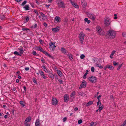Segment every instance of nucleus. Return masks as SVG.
<instances>
[{
  "label": "nucleus",
  "instance_id": "nucleus-1",
  "mask_svg": "<svg viewBox=\"0 0 126 126\" xmlns=\"http://www.w3.org/2000/svg\"><path fill=\"white\" fill-rule=\"evenodd\" d=\"M116 34L115 31L112 30H110L107 32L106 37L109 39H112L115 37Z\"/></svg>",
  "mask_w": 126,
  "mask_h": 126
},
{
  "label": "nucleus",
  "instance_id": "nucleus-2",
  "mask_svg": "<svg viewBox=\"0 0 126 126\" xmlns=\"http://www.w3.org/2000/svg\"><path fill=\"white\" fill-rule=\"evenodd\" d=\"M58 7L59 8H64L65 6L64 2L62 0H57L56 1Z\"/></svg>",
  "mask_w": 126,
  "mask_h": 126
},
{
  "label": "nucleus",
  "instance_id": "nucleus-3",
  "mask_svg": "<svg viewBox=\"0 0 126 126\" xmlns=\"http://www.w3.org/2000/svg\"><path fill=\"white\" fill-rule=\"evenodd\" d=\"M84 36L85 34L83 32H81L79 33V38L80 42L82 44H83Z\"/></svg>",
  "mask_w": 126,
  "mask_h": 126
},
{
  "label": "nucleus",
  "instance_id": "nucleus-4",
  "mask_svg": "<svg viewBox=\"0 0 126 126\" xmlns=\"http://www.w3.org/2000/svg\"><path fill=\"white\" fill-rule=\"evenodd\" d=\"M96 30L98 33L100 35H103L104 34V33L102 31V29L100 27L98 26L96 27Z\"/></svg>",
  "mask_w": 126,
  "mask_h": 126
},
{
  "label": "nucleus",
  "instance_id": "nucleus-5",
  "mask_svg": "<svg viewBox=\"0 0 126 126\" xmlns=\"http://www.w3.org/2000/svg\"><path fill=\"white\" fill-rule=\"evenodd\" d=\"M110 22L109 18L106 17L105 18L104 24L106 27H108L110 25Z\"/></svg>",
  "mask_w": 126,
  "mask_h": 126
},
{
  "label": "nucleus",
  "instance_id": "nucleus-6",
  "mask_svg": "<svg viewBox=\"0 0 126 126\" xmlns=\"http://www.w3.org/2000/svg\"><path fill=\"white\" fill-rule=\"evenodd\" d=\"M87 15L88 17L93 21H94L96 18V16L92 13H88Z\"/></svg>",
  "mask_w": 126,
  "mask_h": 126
},
{
  "label": "nucleus",
  "instance_id": "nucleus-7",
  "mask_svg": "<svg viewBox=\"0 0 126 126\" xmlns=\"http://www.w3.org/2000/svg\"><path fill=\"white\" fill-rule=\"evenodd\" d=\"M89 81L92 83L95 82L97 80L96 78L93 76H92L89 78Z\"/></svg>",
  "mask_w": 126,
  "mask_h": 126
},
{
  "label": "nucleus",
  "instance_id": "nucleus-8",
  "mask_svg": "<svg viewBox=\"0 0 126 126\" xmlns=\"http://www.w3.org/2000/svg\"><path fill=\"white\" fill-rule=\"evenodd\" d=\"M81 2L82 7L85 8L87 6V3L85 0H81Z\"/></svg>",
  "mask_w": 126,
  "mask_h": 126
},
{
  "label": "nucleus",
  "instance_id": "nucleus-9",
  "mask_svg": "<svg viewBox=\"0 0 126 126\" xmlns=\"http://www.w3.org/2000/svg\"><path fill=\"white\" fill-rule=\"evenodd\" d=\"M57 103L58 101L57 99L55 98H52V104L54 105H55L57 104Z\"/></svg>",
  "mask_w": 126,
  "mask_h": 126
},
{
  "label": "nucleus",
  "instance_id": "nucleus-10",
  "mask_svg": "<svg viewBox=\"0 0 126 126\" xmlns=\"http://www.w3.org/2000/svg\"><path fill=\"white\" fill-rule=\"evenodd\" d=\"M49 45V48L51 50H53L55 49L56 46L53 43L51 42V43Z\"/></svg>",
  "mask_w": 126,
  "mask_h": 126
},
{
  "label": "nucleus",
  "instance_id": "nucleus-11",
  "mask_svg": "<svg viewBox=\"0 0 126 126\" xmlns=\"http://www.w3.org/2000/svg\"><path fill=\"white\" fill-rule=\"evenodd\" d=\"M39 74L41 75V76L44 79H46L47 77L45 76L44 73L43 71L41 70H39Z\"/></svg>",
  "mask_w": 126,
  "mask_h": 126
},
{
  "label": "nucleus",
  "instance_id": "nucleus-12",
  "mask_svg": "<svg viewBox=\"0 0 126 126\" xmlns=\"http://www.w3.org/2000/svg\"><path fill=\"white\" fill-rule=\"evenodd\" d=\"M60 29V27L57 26L56 28H52V31L56 32L59 31Z\"/></svg>",
  "mask_w": 126,
  "mask_h": 126
},
{
  "label": "nucleus",
  "instance_id": "nucleus-13",
  "mask_svg": "<svg viewBox=\"0 0 126 126\" xmlns=\"http://www.w3.org/2000/svg\"><path fill=\"white\" fill-rule=\"evenodd\" d=\"M86 85V83L85 81H83L82 82L81 84L80 85L79 88L81 89L82 88L85 87Z\"/></svg>",
  "mask_w": 126,
  "mask_h": 126
},
{
  "label": "nucleus",
  "instance_id": "nucleus-14",
  "mask_svg": "<svg viewBox=\"0 0 126 126\" xmlns=\"http://www.w3.org/2000/svg\"><path fill=\"white\" fill-rule=\"evenodd\" d=\"M98 107H99L98 110H99V111L100 112L103 108V105L101 104V103H99V106Z\"/></svg>",
  "mask_w": 126,
  "mask_h": 126
},
{
  "label": "nucleus",
  "instance_id": "nucleus-15",
  "mask_svg": "<svg viewBox=\"0 0 126 126\" xmlns=\"http://www.w3.org/2000/svg\"><path fill=\"white\" fill-rule=\"evenodd\" d=\"M41 123H40V121L39 119L36 120L35 123V126H38L40 125Z\"/></svg>",
  "mask_w": 126,
  "mask_h": 126
},
{
  "label": "nucleus",
  "instance_id": "nucleus-16",
  "mask_svg": "<svg viewBox=\"0 0 126 126\" xmlns=\"http://www.w3.org/2000/svg\"><path fill=\"white\" fill-rule=\"evenodd\" d=\"M57 23H60L61 20V18L59 16H56L55 18Z\"/></svg>",
  "mask_w": 126,
  "mask_h": 126
},
{
  "label": "nucleus",
  "instance_id": "nucleus-17",
  "mask_svg": "<svg viewBox=\"0 0 126 126\" xmlns=\"http://www.w3.org/2000/svg\"><path fill=\"white\" fill-rule=\"evenodd\" d=\"M64 101L65 102H67L69 100L68 96L67 95H65L64 96Z\"/></svg>",
  "mask_w": 126,
  "mask_h": 126
},
{
  "label": "nucleus",
  "instance_id": "nucleus-18",
  "mask_svg": "<svg viewBox=\"0 0 126 126\" xmlns=\"http://www.w3.org/2000/svg\"><path fill=\"white\" fill-rule=\"evenodd\" d=\"M60 50L61 52L65 54L66 53L65 49L63 47L61 48Z\"/></svg>",
  "mask_w": 126,
  "mask_h": 126
},
{
  "label": "nucleus",
  "instance_id": "nucleus-19",
  "mask_svg": "<svg viewBox=\"0 0 126 126\" xmlns=\"http://www.w3.org/2000/svg\"><path fill=\"white\" fill-rule=\"evenodd\" d=\"M31 117H28L25 120V123H27L28 122H30L31 120Z\"/></svg>",
  "mask_w": 126,
  "mask_h": 126
},
{
  "label": "nucleus",
  "instance_id": "nucleus-20",
  "mask_svg": "<svg viewBox=\"0 0 126 126\" xmlns=\"http://www.w3.org/2000/svg\"><path fill=\"white\" fill-rule=\"evenodd\" d=\"M57 74L60 77H62V73L59 70H57Z\"/></svg>",
  "mask_w": 126,
  "mask_h": 126
},
{
  "label": "nucleus",
  "instance_id": "nucleus-21",
  "mask_svg": "<svg viewBox=\"0 0 126 126\" xmlns=\"http://www.w3.org/2000/svg\"><path fill=\"white\" fill-rule=\"evenodd\" d=\"M76 95V92L75 91L72 92L71 95V97L73 99L74 98V96Z\"/></svg>",
  "mask_w": 126,
  "mask_h": 126
},
{
  "label": "nucleus",
  "instance_id": "nucleus-22",
  "mask_svg": "<svg viewBox=\"0 0 126 126\" xmlns=\"http://www.w3.org/2000/svg\"><path fill=\"white\" fill-rule=\"evenodd\" d=\"M23 8L25 9V10H28L29 9V5H25Z\"/></svg>",
  "mask_w": 126,
  "mask_h": 126
},
{
  "label": "nucleus",
  "instance_id": "nucleus-23",
  "mask_svg": "<svg viewBox=\"0 0 126 126\" xmlns=\"http://www.w3.org/2000/svg\"><path fill=\"white\" fill-rule=\"evenodd\" d=\"M108 68L110 70H112L114 69V67L112 65H108Z\"/></svg>",
  "mask_w": 126,
  "mask_h": 126
},
{
  "label": "nucleus",
  "instance_id": "nucleus-24",
  "mask_svg": "<svg viewBox=\"0 0 126 126\" xmlns=\"http://www.w3.org/2000/svg\"><path fill=\"white\" fill-rule=\"evenodd\" d=\"M93 102L92 101H91L89 102L86 104V106H88L92 104L93 103Z\"/></svg>",
  "mask_w": 126,
  "mask_h": 126
},
{
  "label": "nucleus",
  "instance_id": "nucleus-25",
  "mask_svg": "<svg viewBox=\"0 0 126 126\" xmlns=\"http://www.w3.org/2000/svg\"><path fill=\"white\" fill-rule=\"evenodd\" d=\"M95 66L97 67H98L100 68H102L103 67L101 65H99L97 63H96L95 64Z\"/></svg>",
  "mask_w": 126,
  "mask_h": 126
},
{
  "label": "nucleus",
  "instance_id": "nucleus-26",
  "mask_svg": "<svg viewBox=\"0 0 126 126\" xmlns=\"http://www.w3.org/2000/svg\"><path fill=\"white\" fill-rule=\"evenodd\" d=\"M78 94L79 95L84 96H85V94L82 92H79Z\"/></svg>",
  "mask_w": 126,
  "mask_h": 126
},
{
  "label": "nucleus",
  "instance_id": "nucleus-27",
  "mask_svg": "<svg viewBox=\"0 0 126 126\" xmlns=\"http://www.w3.org/2000/svg\"><path fill=\"white\" fill-rule=\"evenodd\" d=\"M84 21L88 24H89L91 22L90 21L88 20V18H85Z\"/></svg>",
  "mask_w": 126,
  "mask_h": 126
},
{
  "label": "nucleus",
  "instance_id": "nucleus-28",
  "mask_svg": "<svg viewBox=\"0 0 126 126\" xmlns=\"http://www.w3.org/2000/svg\"><path fill=\"white\" fill-rule=\"evenodd\" d=\"M49 77L52 79H53L54 78V77L53 75L51 73L49 74Z\"/></svg>",
  "mask_w": 126,
  "mask_h": 126
},
{
  "label": "nucleus",
  "instance_id": "nucleus-29",
  "mask_svg": "<svg viewBox=\"0 0 126 126\" xmlns=\"http://www.w3.org/2000/svg\"><path fill=\"white\" fill-rule=\"evenodd\" d=\"M0 18L1 20L5 19V17L4 15H0Z\"/></svg>",
  "mask_w": 126,
  "mask_h": 126
},
{
  "label": "nucleus",
  "instance_id": "nucleus-30",
  "mask_svg": "<svg viewBox=\"0 0 126 126\" xmlns=\"http://www.w3.org/2000/svg\"><path fill=\"white\" fill-rule=\"evenodd\" d=\"M88 72V70H87L86 71L85 73V74H84V75L83 76V78L84 79H85L86 78V76L87 75Z\"/></svg>",
  "mask_w": 126,
  "mask_h": 126
},
{
  "label": "nucleus",
  "instance_id": "nucleus-31",
  "mask_svg": "<svg viewBox=\"0 0 126 126\" xmlns=\"http://www.w3.org/2000/svg\"><path fill=\"white\" fill-rule=\"evenodd\" d=\"M68 57L70 59L72 60L73 59V57L72 55L71 54H69L68 55Z\"/></svg>",
  "mask_w": 126,
  "mask_h": 126
},
{
  "label": "nucleus",
  "instance_id": "nucleus-32",
  "mask_svg": "<svg viewBox=\"0 0 126 126\" xmlns=\"http://www.w3.org/2000/svg\"><path fill=\"white\" fill-rule=\"evenodd\" d=\"M37 50H40L42 52H43V51L44 50L41 47H38L37 48Z\"/></svg>",
  "mask_w": 126,
  "mask_h": 126
},
{
  "label": "nucleus",
  "instance_id": "nucleus-33",
  "mask_svg": "<svg viewBox=\"0 0 126 126\" xmlns=\"http://www.w3.org/2000/svg\"><path fill=\"white\" fill-rule=\"evenodd\" d=\"M43 68L44 69V70L46 72H48V70L46 68V67L45 66H43Z\"/></svg>",
  "mask_w": 126,
  "mask_h": 126
},
{
  "label": "nucleus",
  "instance_id": "nucleus-34",
  "mask_svg": "<svg viewBox=\"0 0 126 126\" xmlns=\"http://www.w3.org/2000/svg\"><path fill=\"white\" fill-rule=\"evenodd\" d=\"M14 53L15 54L17 55L21 56V54H19L18 53V52L16 51L14 52Z\"/></svg>",
  "mask_w": 126,
  "mask_h": 126
},
{
  "label": "nucleus",
  "instance_id": "nucleus-35",
  "mask_svg": "<svg viewBox=\"0 0 126 126\" xmlns=\"http://www.w3.org/2000/svg\"><path fill=\"white\" fill-rule=\"evenodd\" d=\"M94 123L93 122H91L90 124L91 126H95L97 124H95V125L94 126Z\"/></svg>",
  "mask_w": 126,
  "mask_h": 126
},
{
  "label": "nucleus",
  "instance_id": "nucleus-36",
  "mask_svg": "<svg viewBox=\"0 0 126 126\" xmlns=\"http://www.w3.org/2000/svg\"><path fill=\"white\" fill-rule=\"evenodd\" d=\"M20 103L22 107H24V102L23 101H20Z\"/></svg>",
  "mask_w": 126,
  "mask_h": 126
},
{
  "label": "nucleus",
  "instance_id": "nucleus-37",
  "mask_svg": "<svg viewBox=\"0 0 126 126\" xmlns=\"http://www.w3.org/2000/svg\"><path fill=\"white\" fill-rule=\"evenodd\" d=\"M20 50V53L19 54H21H21H22L23 53V52L24 51V50L23 49H19Z\"/></svg>",
  "mask_w": 126,
  "mask_h": 126
},
{
  "label": "nucleus",
  "instance_id": "nucleus-38",
  "mask_svg": "<svg viewBox=\"0 0 126 126\" xmlns=\"http://www.w3.org/2000/svg\"><path fill=\"white\" fill-rule=\"evenodd\" d=\"M85 57V55L83 54H81L80 56V58L81 59H83Z\"/></svg>",
  "mask_w": 126,
  "mask_h": 126
},
{
  "label": "nucleus",
  "instance_id": "nucleus-39",
  "mask_svg": "<svg viewBox=\"0 0 126 126\" xmlns=\"http://www.w3.org/2000/svg\"><path fill=\"white\" fill-rule=\"evenodd\" d=\"M27 1H24L22 3L21 5L22 6L24 5L26 3Z\"/></svg>",
  "mask_w": 126,
  "mask_h": 126
},
{
  "label": "nucleus",
  "instance_id": "nucleus-40",
  "mask_svg": "<svg viewBox=\"0 0 126 126\" xmlns=\"http://www.w3.org/2000/svg\"><path fill=\"white\" fill-rule=\"evenodd\" d=\"M43 52L46 56H47V55H48V53L44 51V50L43 51Z\"/></svg>",
  "mask_w": 126,
  "mask_h": 126
},
{
  "label": "nucleus",
  "instance_id": "nucleus-41",
  "mask_svg": "<svg viewBox=\"0 0 126 126\" xmlns=\"http://www.w3.org/2000/svg\"><path fill=\"white\" fill-rule=\"evenodd\" d=\"M82 122V120L81 119H80L78 120V123L79 124H80Z\"/></svg>",
  "mask_w": 126,
  "mask_h": 126
},
{
  "label": "nucleus",
  "instance_id": "nucleus-42",
  "mask_svg": "<svg viewBox=\"0 0 126 126\" xmlns=\"http://www.w3.org/2000/svg\"><path fill=\"white\" fill-rule=\"evenodd\" d=\"M29 17H27L26 18L25 20V22H28L29 21Z\"/></svg>",
  "mask_w": 126,
  "mask_h": 126
},
{
  "label": "nucleus",
  "instance_id": "nucleus-43",
  "mask_svg": "<svg viewBox=\"0 0 126 126\" xmlns=\"http://www.w3.org/2000/svg\"><path fill=\"white\" fill-rule=\"evenodd\" d=\"M116 51L115 50H113L112 51V52H111V54L113 56V55H114V53H115V52H116Z\"/></svg>",
  "mask_w": 126,
  "mask_h": 126
},
{
  "label": "nucleus",
  "instance_id": "nucleus-44",
  "mask_svg": "<svg viewBox=\"0 0 126 126\" xmlns=\"http://www.w3.org/2000/svg\"><path fill=\"white\" fill-rule=\"evenodd\" d=\"M74 7L76 8H79V6L78 5V4H76L75 5H74Z\"/></svg>",
  "mask_w": 126,
  "mask_h": 126
},
{
  "label": "nucleus",
  "instance_id": "nucleus-45",
  "mask_svg": "<svg viewBox=\"0 0 126 126\" xmlns=\"http://www.w3.org/2000/svg\"><path fill=\"white\" fill-rule=\"evenodd\" d=\"M39 41L41 44H43V42L42 40L41 39H39Z\"/></svg>",
  "mask_w": 126,
  "mask_h": 126
},
{
  "label": "nucleus",
  "instance_id": "nucleus-46",
  "mask_svg": "<svg viewBox=\"0 0 126 126\" xmlns=\"http://www.w3.org/2000/svg\"><path fill=\"white\" fill-rule=\"evenodd\" d=\"M58 81L60 84H63V81L61 79H59L58 80Z\"/></svg>",
  "mask_w": 126,
  "mask_h": 126
},
{
  "label": "nucleus",
  "instance_id": "nucleus-47",
  "mask_svg": "<svg viewBox=\"0 0 126 126\" xmlns=\"http://www.w3.org/2000/svg\"><path fill=\"white\" fill-rule=\"evenodd\" d=\"M37 24H35L34 25H33L32 27L33 28H35L37 27Z\"/></svg>",
  "mask_w": 126,
  "mask_h": 126
},
{
  "label": "nucleus",
  "instance_id": "nucleus-48",
  "mask_svg": "<svg viewBox=\"0 0 126 126\" xmlns=\"http://www.w3.org/2000/svg\"><path fill=\"white\" fill-rule=\"evenodd\" d=\"M122 64H121L120 65H119L117 67V70H119V69L122 66Z\"/></svg>",
  "mask_w": 126,
  "mask_h": 126
},
{
  "label": "nucleus",
  "instance_id": "nucleus-49",
  "mask_svg": "<svg viewBox=\"0 0 126 126\" xmlns=\"http://www.w3.org/2000/svg\"><path fill=\"white\" fill-rule=\"evenodd\" d=\"M91 71L92 72H93L94 70V67H92L91 69Z\"/></svg>",
  "mask_w": 126,
  "mask_h": 126
},
{
  "label": "nucleus",
  "instance_id": "nucleus-50",
  "mask_svg": "<svg viewBox=\"0 0 126 126\" xmlns=\"http://www.w3.org/2000/svg\"><path fill=\"white\" fill-rule=\"evenodd\" d=\"M122 36L124 37H126V34L125 33H123L122 34Z\"/></svg>",
  "mask_w": 126,
  "mask_h": 126
},
{
  "label": "nucleus",
  "instance_id": "nucleus-51",
  "mask_svg": "<svg viewBox=\"0 0 126 126\" xmlns=\"http://www.w3.org/2000/svg\"><path fill=\"white\" fill-rule=\"evenodd\" d=\"M67 119V117H65L63 119V122H65V121H66Z\"/></svg>",
  "mask_w": 126,
  "mask_h": 126
},
{
  "label": "nucleus",
  "instance_id": "nucleus-52",
  "mask_svg": "<svg viewBox=\"0 0 126 126\" xmlns=\"http://www.w3.org/2000/svg\"><path fill=\"white\" fill-rule=\"evenodd\" d=\"M41 15L43 17H45V15L42 13H41Z\"/></svg>",
  "mask_w": 126,
  "mask_h": 126
},
{
  "label": "nucleus",
  "instance_id": "nucleus-53",
  "mask_svg": "<svg viewBox=\"0 0 126 126\" xmlns=\"http://www.w3.org/2000/svg\"><path fill=\"white\" fill-rule=\"evenodd\" d=\"M71 2L73 6L75 5L76 4L75 2H74L72 1H71Z\"/></svg>",
  "mask_w": 126,
  "mask_h": 126
},
{
  "label": "nucleus",
  "instance_id": "nucleus-54",
  "mask_svg": "<svg viewBox=\"0 0 126 126\" xmlns=\"http://www.w3.org/2000/svg\"><path fill=\"white\" fill-rule=\"evenodd\" d=\"M113 65H116L117 64V63H116V62L115 61H113Z\"/></svg>",
  "mask_w": 126,
  "mask_h": 126
},
{
  "label": "nucleus",
  "instance_id": "nucleus-55",
  "mask_svg": "<svg viewBox=\"0 0 126 126\" xmlns=\"http://www.w3.org/2000/svg\"><path fill=\"white\" fill-rule=\"evenodd\" d=\"M29 69V67H26L25 68V70L26 71H28Z\"/></svg>",
  "mask_w": 126,
  "mask_h": 126
},
{
  "label": "nucleus",
  "instance_id": "nucleus-56",
  "mask_svg": "<svg viewBox=\"0 0 126 126\" xmlns=\"http://www.w3.org/2000/svg\"><path fill=\"white\" fill-rule=\"evenodd\" d=\"M107 68H108V65H106L105 67H104V70H106V69Z\"/></svg>",
  "mask_w": 126,
  "mask_h": 126
},
{
  "label": "nucleus",
  "instance_id": "nucleus-57",
  "mask_svg": "<svg viewBox=\"0 0 126 126\" xmlns=\"http://www.w3.org/2000/svg\"><path fill=\"white\" fill-rule=\"evenodd\" d=\"M22 30L23 31L26 30V31H27V30H29V29H28L23 28L22 29Z\"/></svg>",
  "mask_w": 126,
  "mask_h": 126
},
{
  "label": "nucleus",
  "instance_id": "nucleus-58",
  "mask_svg": "<svg viewBox=\"0 0 126 126\" xmlns=\"http://www.w3.org/2000/svg\"><path fill=\"white\" fill-rule=\"evenodd\" d=\"M47 56H48V57H50V58H53V57L52 56H51V55H50V54H48V55H47Z\"/></svg>",
  "mask_w": 126,
  "mask_h": 126
},
{
  "label": "nucleus",
  "instance_id": "nucleus-59",
  "mask_svg": "<svg viewBox=\"0 0 126 126\" xmlns=\"http://www.w3.org/2000/svg\"><path fill=\"white\" fill-rule=\"evenodd\" d=\"M78 108L77 107H76L74 109V110L75 111H77L78 110Z\"/></svg>",
  "mask_w": 126,
  "mask_h": 126
},
{
  "label": "nucleus",
  "instance_id": "nucleus-60",
  "mask_svg": "<svg viewBox=\"0 0 126 126\" xmlns=\"http://www.w3.org/2000/svg\"><path fill=\"white\" fill-rule=\"evenodd\" d=\"M44 25L45 27H47V24L45 22L44 23Z\"/></svg>",
  "mask_w": 126,
  "mask_h": 126
},
{
  "label": "nucleus",
  "instance_id": "nucleus-61",
  "mask_svg": "<svg viewBox=\"0 0 126 126\" xmlns=\"http://www.w3.org/2000/svg\"><path fill=\"white\" fill-rule=\"evenodd\" d=\"M41 61L43 63H44L45 62V61L43 59H41Z\"/></svg>",
  "mask_w": 126,
  "mask_h": 126
},
{
  "label": "nucleus",
  "instance_id": "nucleus-62",
  "mask_svg": "<svg viewBox=\"0 0 126 126\" xmlns=\"http://www.w3.org/2000/svg\"><path fill=\"white\" fill-rule=\"evenodd\" d=\"M32 54L33 55H35L36 54V53L35 51H34L33 52Z\"/></svg>",
  "mask_w": 126,
  "mask_h": 126
},
{
  "label": "nucleus",
  "instance_id": "nucleus-63",
  "mask_svg": "<svg viewBox=\"0 0 126 126\" xmlns=\"http://www.w3.org/2000/svg\"><path fill=\"white\" fill-rule=\"evenodd\" d=\"M33 81L35 83H37V81H36V80L35 79H34L33 80Z\"/></svg>",
  "mask_w": 126,
  "mask_h": 126
},
{
  "label": "nucleus",
  "instance_id": "nucleus-64",
  "mask_svg": "<svg viewBox=\"0 0 126 126\" xmlns=\"http://www.w3.org/2000/svg\"><path fill=\"white\" fill-rule=\"evenodd\" d=\"M113 57V56L111 54L110 56V58L111 59Z\"/></svg>",
  "mask_w": 126,
  "mask_h": 126
}]
</instances>
